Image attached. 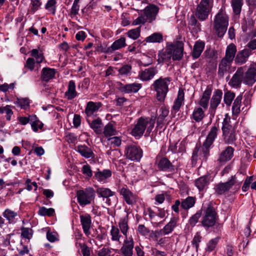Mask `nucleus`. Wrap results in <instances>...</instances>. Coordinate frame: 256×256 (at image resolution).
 <instances>
[{
  "instance_id": "nucleus-36",
  "label": "nucleus",
  "mask_w": 256,
  "mask_h": 256,
  "mask_svg": "<svg viewBox=\"0 0 256 256\" xmlns=\"http://www.w3.org/2000/svg\"><path fill=\"white\" fill-rule=\"evenodd\" d=\"M178 218L174 216L172 217L170 221L163 228L164 231L167 234L171 233L174 228L177 226Z\"/></svg>"
},
{
  "instance_id": "nucleus-18",
  "label": "nucleus",
  "mask_w": 256,
  "mask_h": 256,
  "mask_svg": "<svg viewBox=\"0 0 256 256\" xmlns=\"http://www.w3.org/2000/svg\"><path fill=\"white\" fill-rule=\"evenodd\" d=\"M144 14L149 22L156 19L159 8L154 4H148L144 9Z\"/></svg>"
},
{
  "instance_id": "nucleus-12",
  "label": "nucleus",
  "mask_w": 256,
  "mask_h": 256,
  "mask_svg": "<svg viewBox=\"0 0 256 256\" xmlns=\"http://www.w3.org/2000/svg\"><path fill=\"white\" fill-rule=\"evenodd\" d=\"M222 96V92L220 90L217 89L213 93L210 100L209 112L210 115L214 116L216 110L220 104Z\"/></svg>"
},
{
  "instance_id": "nucleus-44",
  "label": "nucleus",
  "mask_w": 256,
  "mask_h": 256,
  "mask_svg": "<svg viewBox=\"0 0 256 256\" xmlns=\"http://www.w3.org/2000/svg\"><path fill=\"white\" fill-rule=\"evenodd\" d=\"M96 193L99 197L108 198L114 194V192L106 188H98L96 189Z\"/></svg>"
},
{
  "instance_id": "nucleus-60",
  "label": "nucleus",
  "mask_w": 256,
  "mask_h": 256,
  "mask_svg": "<svg viewBox=\"0 0 256 256\" xmlns=\"http://www.w3.org/2000/svg\"><path fill=\"white\" fill-rule=\"evenodd\" d=\"M56 1H48L45 6L46 10L52 12V14H54L56 10Z\"/></svg>"
},
{
  "instance_id": "nucleus-10",
  "label": "nucleus",
  "mask_w": 256,
  "mask_h": 256,
  "mask_svg": "<svg viewBox=\"0 0 256 256\" xmlns=\"http://www.w3.org/2000/svg\"><path fill=\"white\" fill-rule=\"evenodd\" d=\"M212 8V3L210 1H200L196 9V16L201 21L206 20L208 18Z\"/></svg>"
},
{
  "instance_id": "nucleus-47",
  "label": "nucleus",
  "mask_w": 256,
  "mask_h": 256,
  "mask_svg": "<svg viewBox=\"0 0 256 256\" xmlns=\"http://www.w3.org/2000/svg\"><path fill=\"white\" fill-rule=\"evenodd\" d=\"M110 234L112 241L120 242L121 235L120 234V230L118 228L112 226L110 231Z\"/></svg>"
},
{
  "instance_id": "nucleus-29",
  "label": "nucleus",
  "mask_w": 256,
  "mask_h": 256,
  "mask_svg": "<svg viewBox=\"0 0 256 256\" xmlns=\"http://www.w3.org/2000/svg\"><path fill=\"white\" fill-rule=\"evenodd\" d=\"M157 72L158 70L156 68H146L140 72V78L143 80H148L152 78Z\"/></svg>"
},
{
  "instance_id": "nucleus-20",
  "label": "nucleus",
  "mask_w": 256,
  "mask_h": 256,
  "mask_svg": "<svg viewBox=\"0 0 256 256\" xmlns=\"http://www.w3.org/2000/svg\"><path fill=\"white\" fill-rule=\"evenodd\" d=\"M80 218L84 232L88 236L90 234V230L92 225L91 216L90 214H86L80 215Z\"/></svg>"
},
{
  "instance_id": "nucleus-63",
  "label": "nucleus",
  "mask_w": 256,
  "mask_h": 256,
  "mask_svg": "<svg viewBox=\"0 0 256 256\" xmlns=\"http://www.w3.org/2000/svg\"><path fill=\"white\" fill-rule=\"evenodd\" d=\"M46 238L50 242H54L58 240L57 234L56 232H52L48 230L46 233Z\"/></svg>"
},
{
  "instance_id": "nucleus-46",
  "label": "nucleus",
  "mask_w": 256,
  "mask_h": 256,
  "mask_svg": "<svg viewBox=\"0 0 256 256\" xmlns=\"http://www.w3.org/2000/svg\"><path fill=\"white\" fill-rule=\"evenodd\" d=\"M220 239V237H216L210 240L206 244L205 248L206 251L208 252H210L214 250L216 247Z\"/></svg>"
},
{
  "instance_id": "nucleus-53",
  "label": "nucleus",
  "mask_w": 256,
  "mask_h": 256,
  "mask_svg": "<svg viewBox=\"0 0 256 256\" xmlns=\"http://www.w3.org/2000/svg\"><path fill=\"white\" fill-rule=\"evenodd\" d=\"M140 28H136L128 31L126 33L128 36L133 40H136L140 36Z\"/></svg>"
},
{
  "instance_id": "nucleus-11",
  "label": "nucleus",
  "mask_w": 256,
  "mask_h": 256,
  "mask_svg": "<svg viewBox=\"0 0 256 256\" xmlns=\"http://www.w3.org/2000/svg\"><path fill=\"white\" fill-rule=\"evenodd\" d=\"M236 183V176H232L226 182H220L215 186L214 190L216 194L222 195L228 191Z\"/></svg>"
},
{
  "instance_id": "nucleus-59",
  "label": "nucleus",
  "mask_w": 256,
  "mask_h": 256,
  "mask_svg": "<svg viewBox=\"0 0 256 256\" xmlns=\"http://www.w3.org/2000/svg\"><path fill=\"white\" fill-rule=\"evenodd\" d=\"M79 246L80 248L83 256H90V250L87 245L84 243H79Z\"/></svg>"
},
{
  "instance_id": "nucleus-24",
  "label": "nucleus",
  "mask_w": 256,
  "mask_h": 256,
  "mask_svg": "<svg viewBox=\"0 0 256 256\" xmlns=\"http://www.w3.org/2000/svg\"><path fill=\"white\" fill-rule=\"evenodd\" d=\"M210 176L204 175L196 179L195 181V186L200 191H202L206 188L210 184Z\"/></svg>"
},
{
  "instance_id": "nucleus-64",
  "label": "nucleus",
  "mask_w": 256,
  "mask_h": 256,
  "mask_svg": "<svg viewBox=\"0 0 256 256\" xmlns=\"http://www.w3.org/2000/svg\"><path fill=\"white\" fill-rule=\"evenodd\" d=\"M138 232L142 236H146L150 232V230L144 224H140L138 226Z\"/></svg>"
},
{
  "instance_id": "nucleus-2",
  "label": "nucleus",
  "mask_w": 256,
  "mask_h": 256,
  "mask_svg": "<svg viewBox=\"0 0 256 256\" xmlns=\"http://www.w3.org/2000/svg\"><path fill=\"white\" fill-rule=\"evenodd\" d=\"M184 44L177 41L175 43H168L165 50L158 54L159 62H168L171 58L173 60H180L183 57Z\"/></svg>"
},
{
  "instance_id": "nucleus-17",
  "label": "nucleus",
  "mask_w": 256,
  "mask_h": 256,
  "mask_svg": "<svg viewBox=\"0 0 256 256\" xmlns=\"http://www.w3.org/2000/svg\"><path fill=\"white\" fill-rule=\"evenodd\" d=\"M120 194L122 196L127 204H133L136 202L137 196L129 189L123 187L120 190Z\"/></svg>"
},
{
  "instance_id": "nucleus-15",
  "label": "nucleus",
  "mask_w": 256,
  "mask_h": 256,
  "mask_svg": "<svg viewBox=\"0 0 256 256\" xmlns=\"http://www.w3.org/2000/svg\"><path fill=\"white\" fill-rule=\"evenodd\" d=\"M134 242L132 237L125 238L120 250L123 256H132Z\"/></svg>"
},
{
  "instance_id": "nucleus-21",
  "label": "nucleus",
  "mask_w": 256,
  "mask_h": 256,
  "mask_svg": "<svg viewBox=\"0 0 256 256\" xmlns=\"http://www.w3.org/2000/svg\"><path fill=\"white\" fill-rule=\"evenodd\" d=\"M142 88L140 84L132 83L126 84H120L119 90L122 92L130 94L132 92L136 93Z\"/></svg>"
},
{
  "instance_id": "nucleus-1",
  "label": "nucleus",
  "mask_w": 256,
  "mask_h": 256,
  "mask_svg": "<svg viewBox=\"0 0 256 256\" xmlns=\"http://www.w3.org/2000/svg\"><path fill=\"white\" fill-rule=\"evenodd\" d=\"M256 82V66H251L248 70L246 67L238 68L228 82V84L236 88H240L242 82L252 86Z\"/></svg>"
},
{
  "instance_id": "nucleus-41",
  "label": "nucleus",
  "mask_w": 256,
  "mask_h": 256,
  "mask_svg": "<svg viewBox=\"0 0 256 256\" xmlns=\"http://www.w3.org/2000/svg\"><path fill=\"white\" fill-rule=\"evenodd\" d=\"M204 112L200 107H196L192 112V118L196 122L202 121L204 117Z\"/></svg>"
},
{
  "instance_id": "nucleus-58",
  "label": "nucleus",
  "mask_w": 256,
  "mask_h": 256,
  "mask_svg": "<svg viewBox=\"0 0 256 256\" xmlns=\"http://www.w3.org/2000/svg\"><path fill=\"white\" fill-rule=\"evenodd\" d=\"M29 122L31 124V126L33 130L35 132H38V128L36 127V122H38V118L36 115H31L28 117Z\"/></svg>"
},
{
  "instance_id": "nucleus-23",
  "label": "nucleus",
  "mask_w": 256,
  "mask_h": 256,
  "mask_svg": "<svg viewBox=\"0 0 256 256\" xmlns=\"http://www.w3.org/2000/svg\"><path fill=\"white\" fill-rule=\"evenodd\" d=\"M76 86L74 82L72 80L69 81L68 90L64 93L65 97L68 100H72L78 96V94L76 91Z\"/></svg>"
},
{
  "instance_id": "nucleus-16",
  "label": "nucleus",
  "mask_w": 256,
  "mask_h": 256,
  "mask_svg": "<svg viewBox=\"0 0 256 256\" xmlns=\"http://www.w3.org/2000/svg\"><path fill=\"white\" fill-rule=\"evenodd\" d=\"M234 149L231 146H228L218 155L217 161L220 164H225L230 161L234 156Z\"/></svg>"
},
{
  "instance_id": "nucleus-26",
  "label": "nucleus",
  "mask_w": 256,
  "mask_h": 256,
  "mask_svg": "<svg viewBox=\"0 0 256 256\" xmlns=\"http://www.w3.org/2000/svg\"><path fill=\"white\" fill-rule=\"evenodd\" d=\"M204 42L202 41H196L193 48L191 55L194 59L198 58L204 48Z\"/></svg>"
},
{
  "instance_id": "nucleus-43",
  "label": "nucleus",
  "mask_w": 256,
  "mask_h": 256,
  "mask_svg": "<svg viewBox=\"0 0 256 256\" xmlns=\"http://www.w3.org/2000/svg\"><path fill=\"white\" fill-rule=\"evenodd\" d=\"M104 134L106 137H110L117 134V131L112 124L108 122L105 126L104 129Z\"/></svg>"
},
{
  "instance_id": "nucleus-38",
  "label": "nucleus",
  "mask_w": 256,
  "mask_h": 256,
  "mask_svg": "<svg viewBox=\"0 0 256 256\" xmlns=\"http://www.w3.org/2000/svg\"><path fill=\"white\" fill-rule=\"evenodd\" d=\"M181 207L184 210H188L193 207L196 203V198L193 196H188L185 199H182Z\"/></svg>"
},
{
  "instance_id": "nucleus-62",
  "label": "nucleus",
  "mask_w": 256,
  "mask_h": 256,
  "mask_svg": "<svg viewBox=\"0 0 256 256\" xmlns=\"http://www.w3.org/2000/svg\"><path fill=\"white\" fill-rule=\"evenodd\" d=\"M147 20L148 19L145 16H140L133 21L132 25L136 26L140 24H144L147 21Z\"/></svg>"
},
{
  "instance_id": "nucleus-9",
  "label": "nucleus",
  "mask_w": 256,
  "mask_h": 256,
  "mask_svg": "<svg viewBox=\"0 0 256 256\" xmlns=\"http://www.w3.org/2000/svg\"><path fill=\"white\" fill-rule=\"evenodd\" d=\"M124 152L126 158L136 162H140L143 156L141 148L133 144L126 146Z\"/></svg>"
},
{
  "instance_id": "nucleus-25",
  "label": "nucleus",
  "mask_w": 256,
  "mask_h": 256,
  "mask_svg": "<svg viewBox=\"0 0 256 256\" xmlns=\"http://www.w3.org/2000/svg\"><path fill=\"white\" fill-rule=\"evenodd\" d=\"M251 54L250 50L248 48H244L238 52L234 60L236 63L242 64L246 62Z\"/></svg>"
},
{
  "instance_id": "nucleus-4",
  "label": "nucleus",
  "mask_w": 256,
  "mask_h": 256,
  "mask_svg": "<svg viewBox=\"0 0 256 256\" xmlns=\"http://www.w3.org/2000/svg\"><path fill=\"white\" fill-rule=\"evenodd\" d=\"M230 123V116L228 114H225L222 122V130L224 142L228 144H232L236 140V130Z\"/></svg>"
},
{
  "instance_id": "nucleus-33",
  "label": "nucleus",
  "mask_w": 256,
  "mask_h": 256,
  "mask_svg": "<svg viewBox=\"0 0 256 256\" xmlns=\"http://www.w3.org/2000/svg\"><path fill=\"white\" fill-rule=\"evenodd\" d=\"M236 52V46L234 44H230L226 48V55L223 58L232 62Z\"/></svg>"
},
{
  "instance_id": "nucleus-50",
  "label": "nucleus",
  "mask_w": 256,
  "mask_h": 256,
  "mask_svg": "<svg viewBox=\"0 0 256 256\" xmlns=\"http://www.w3.org/2000/svg\"><path fill=\"white\" fill-rule=\"evenodd\" d=\"M6 114V118L8 120H10L13 114V112L11 109L10 106L7 105L6 106L0 108V114Z\"/></svg>"
},
{
  "instance_id": "nucleus-42",
  "label": "nucleus",
  "mask_w": 256,
  "mask_h": 256,
  "mask_svg": "<svg viewBox=\"0 0 256 256\" xmlns=\"http://www.w3.org/2000/svg\"><path fill=\"white\" fill-rule=\"evenodd\" d=\"M145 40L147 42L154 43L158 42L160 43L163 41V36L160 32H154L150 36L146 37Z\"/></svg>"
},
{
  "instance_id": "nucleus-28",
  "label": "nucleus",
  "mask_w": 256,
  "mask_h": 256,
  "mask_svg": "<svg viewBox=\"0 0 256 256\" xmlns=\"http://www.w3.org/2000/svg\"><path fill=\"white\" fill-rule=\"evenodd\" d=\"M56 73V70L50 68H44L42 70L41 79L42 81L48 82L53 78Z\"/></svg>"
},
{
  "instance_id": "nucleus-55",
  "label": "nucleus",
  "mask_w": 256,
  "mask_h": 256,
  "mask_svg": "<svg viewBox=\"0 0 256 256\" xmlns=\"http://www.w3.org/2000/svg\"><path fill=\"white\" fill-rule=\"evenodd\" d=\"M82 172L88 178H91L92 176V172L90 166L88 164H86L82 166Z\"/></svg>"
},
{
  "instance_id": "nucleus-34",
  "label": "nucleus",
  "mask_w": 256,
  "mask_h": 256,
  "mask_svg": "<svg viewBox=\"0 0 256 256\" xmlns=\"http://www.w3.org/2000/svg\"><path fill=\"white\" fill-rule=\"evenodd\" d=\"M184 94L182 89H180L178 92V94L174 102V104L172 106V109L177 112L178 111L182 104L184 103Z\"/></svg>"
},
{
  "instance_id": "nucleus-54",
  "label": "nucleus",
  "mask_w": 256,
  "mask_h": 256,
  "mask_svg": "<svg viewBox=\"0 0 256 256\" xmlns=\"http://www.w3.org/2000/svg\"><path fill=\"white\" fill-rule=\"evenodd\" d=\"M202 237L200 236L199 232H197L194 236L192 242V244L195 246L196 251H198L199 248V244L201 242Z\"/></svg>"
},
{
  "instance_id": "nucleus-22",
  "label": "nucleus",
  "mask_w": 256,
  "mask_h": 256,
  "mask_svg": "<svg viewBox=\"0 0 256 256\" xmlns=\"http://www.w3.org/2000/svg\"><path fill=\"white\" fill-rule=\"evenodd\" d=\"M232 62L222 58L218 64V75L220 78H222L224 76L230 69Z\"/></svg>"
},
{
  "instance_id": "nucleus-31",
  "label": "nucleus",
  "mask_w": 256,
  "mask_h": 256,
  "mask_svg": "<svg viewBox=\"0 0 256 256\" xmlns=\"http://www.w3.org/2000/svg\"><path fill=\"white\" fill-rule=\"evenodd\" d=\"M126 38L122 36L119 39L115 40L112 44L109 46L108 52H114L116 50L122 48L126 46Z\"/></svg>"
},
{
  "instance_id": "nucleus-13",
  "label": "nucleus",
  "mask_w": 256,
  "mask_h": 256,
  "mask_svg": "<svg viewBox=\"0 0 256 256\" xmlns=\"http://www.w3.org/2000/svg\"><path fill=\"white\" fill-rule=\"evenodd\" d=\"M210 147L205 146L204 143H203L202 146L199 148L196 147L193 151L192 160L196 161L199 158L202 160H206L210 155Z\"/></svg>"
},
{
  "instance_id": "nucleus-57",
  "label": "nucleus",
  "mask_w": 256,
  "mask_h": 256,
  "mask_svg": "<svg viewBox=\"0 0 256 256\" xmlns=\"http://www.w3.org/2000/svg\"><path fill=\"white\" fill-rule=\"evenodd\" d=\"M111 144H112L114 146H120L122 143V140L120 137L119 136H114L108 139Z\"/></svg>"
},
{
  "instance_id": "nucleus-27",
  "label": "nucleus",
  "mask_w": 256,
  "mask_h": 256,
  "mask_svg": "<svg viewBox=\"0 0 256 256\" xmlns=\"http://www.w3.org/2000/svg\"><path fill=\"white\" fill-rule=\"evenodd\" d=\"M128 214L125 212L124 215L120 218L118 223V226L120 231L122 233L124 236L125 238H128L127 234L129 228L128 226Z\"/></svg>"
},
{
  "instance_id": "nucleus-8",
  "label": "nucleus",
  "mask_w": 256,
  "mask_h": 256,
  "mask_svg": "<svg viewBox=\"0 0 256 256\" xmlns=\"http://www.w3.org/2000/svg\"><path fill=\"white\" fill-rule=\"evenodd\" d=\"M94 190L92 188H88L84 190H78L76 194L78 202L82 207L90 204L94 199Z\"/></svg>"
},
{
  "instance_id": "nucleus-32",
  "label": "nucleus",
  "mask_w": 256,
  "mask_h": 256,
  "mask_svg": "<svg viewBox=\"0 0 256 256\" xmlns=\"http://www.w3.org/2000/svg\"><path fill=\"white\" fill-rule=\"evenodd\" d=\"M112 176V172L109 170H99L94 172V178L98 182H104L107 178Z\"/></svg>"
},
{
  "instance_id": "nucleus-56",
  "label": "nucleus",
  "mask_w": 256,
  "mask_h": 256,
  "mask_svg": "<svg viewBox=\"0 0 256 256\" xmlns=\"http://www.w3.org/2000/svg\"><path fill=\"white\" fill-rule=\"evenodd\" d=\"M21 235L23 238L30 240L32 237V230L27 228H23L22 229Z\"/></svg>"
},
{
  "instance_id": "nucleus-37",
  "label": "nucleus",
  "mask_w": 256,
  "mask_h": 256,
  "mask_svg": "<svg viewBox=\"0 0 256 256\" xmlns=\"http://www.w3.org/2000/svg\"><path fill=\"white\" fill-rule=\"evenodd\" d=\"M160 114L157 118V126L162 128L165 118L168 116L169 110L165 107L162 106L160 110Z\"/></svg>"
},
{
  "instance_id": "nucleus-45",
  "label": "nucleus",
  "mask_w": 256,
  "mask_h": 256,
  "mask_svg": "<svg viewBox=\"0 0 256 256\" xmlns=\"http://www.w3.org/2000/svg\"><path fill=\"white\" fill-rule=\"evenodd\" d=\"M242 94L238 96L234 100L232 106V112L234 114H238L240 112V106L242 103Z\"/></svg>"
},
{
  "instance_id": "nucleus-7",
  "label": "nucleus",
  "mask_w": 256,
  "mask_h": 256,
  "mask_svg": "<svg viewBox=\"0 0 256 256\" xmlns=\"http://www.w3.org/2000/svg\"><path fill=\"white\" fill-rule=\"evenodd\" d=\"M214 28L218 37H222L226 33L228 24V18L221 9L215 16Z\"/></svg>"
},
{
  "instance_id": "nucleus-39",
  "label": "nucleus",
  "mask_w": 256,
  "mask_h": 256,
  "mask_svg": "<svg viewBox=\"0 0 256 256\" xmlns=\"http://www.w3.org/2000/svg\"><path fill=\"white\" fill-rule=\"evenodd\" d=\"M2 216L5 218L10 224H13L16 222L15 218L18 216L17 212L6 208L2 213Z\"/></svg>"
},
{
  "instance_id": "nucleus-19",
  "label": "nucleus",
  "mask_w": 256,
  "mask_h": 256,
  "mask_svg": "<svg viewBox=\"0 0 256 256\" xmlns=\"http://www.w3.org/2000/svg\"><path fill=\"white\" fill-rule=\"evenodd\" d=\"M158 167L160 170L166 172H173L175 170L174 166L166 157H163L159 160Z\"/></svg>"
},
{
  "instance_id": "nucleus-35",
  "label": "nucleus",
  "mask_w": 256,
  "mask_h": 256,
  "mask_svg": "<svg viewBox=\"0 0 256 256\" xmlns=\"http://www.w3.org/2000/svg\"><path fill=\"white\" fill-rule=\"evenodd\" d=\"M77 150L82 156L86 158H92L94 155L92 150L86 145H78L77 146Z\"/></svg>"
},
{
  "instance_id": "nucleus-48",
  "label": "nucleus",
  "mask_w": 256,
  "mask_h": 256,
  "mask_svg": "<svg viewBox=\"0 0 256 256\" xmlns=\"http://www.w3.org/2000/svg\"><path fill=\"white\" fill-rule=\"evenodd\" d=\"M38 214L41 216H52L54 214V210L52 208H47L46 207H40L38 212Z\"/></svg>"
},
{
  "instance_id": "nucleus-52",
  "label": "nucleus",
  "mask_w": 256,
  "mask_h": 256,
  "mask_svg": "<svg viewBox=\"0 0 256 256\" xmlns=\"http://www.w3.org/2000/svg\"><path fill=\"white\" fill-rule=\"evenodd\" d=\"M31 56L36 58V62L38 64L41 63L44 58L42 53L37 49H33L32 50Z\"/></svg>"
},
{
  "instance_id": "nucleus-61",
  "label": "nucleus",
  "mask_w": 256,
  "mask_h": 256,
  "mask_svg": "<svg viewBox=\"0 0 256 256\" xmlns=\"http://www.w3.org/2000/svg\"><path fill=\"white\" fill-rule=\"evenodd\" d=\"M200 213L199 212H196L194 214L189 220V223L190 225L194 226L196 225V224L198 222V219L200 216Z\"/></svg>"
},
{
  "instance_id": "nucleus-51",
  "label": "nucleus",
  "mask_w": 256,
  "mask_h": 256,
  "mask_svg": "<svg viewBox=\"0 0 256 256\" xmlns=\"http://www.w3.org/2000/svg\"><path fill=\"white\" fill-rule=\"evenodd\" d=\"M242 2V1H232V6L234 13L236 15L240 14Z\"/></svg>"
},
{
  "instance_id": "nucleus-5",
  "label": "nucleus",
  "mask_w": 256,
  "mask_h": 256,
  "mask_svg": "<svg viewBox=\"0 0 256 256\" xmlns=\"http://www.w3.org/2000/svg\"><path fill=\"white\" fill-rule=\"evenodd\" d=\"M171 80L172 79L170 77H160L152 84L151 88L156 92V98L159 102H164L168 92V85Z\"/></svg>"
},
{
  "instance_id": "nucleus-30",
  "label": "nucleus",
  "mask_w": 256,
  "mask_h": 256,
  "mask_svg": "<svg viewBox=\"0 0 256 256\" xmlns=\"http://www.w3.org/2000/svg\"><path fill=\"white\" fill-rule=\"evenodd\" d=\"M101 106L102 104L100 102H89L87 103L85 112L88 116H91L94 112L98 111Z\"/></svg>"
},
{
  "instance_id": "nucleus-3",
  "label": "nucleus",
  "mask_w": 256,
  "mask_h": 256,
  "mask_svg": "<svg viewBox=\"0 0 256 256\" xmlns=\"http://www.w3.org/2000/svg\"><path fill=\"white\" fill-rule=\"evenodd\" d=\"M154 124L155 118L142 116L138 120L136 124L132 130L131 134L139 138L143 135L146 130V134L148 135L154 128Z\"/></svg>"
},
{
  "instance_id": "nucleus-49",
  "label": "nucleus",
  "mask_w": 256,
  "mask_h": 256,
  "mask_svg": "<svg viewBox=\"0 0 256 256\" xmlns=\"http://www.w3.org/2000/svg\"><path fill=\"white\" fill-rule=\"evenodd\" d=\"M234 97L235 94L233 92L228 91L225 92L224 97V100L226 104L228 106H230Z\"/></svg>"
},
{
  "instance_id": "nucleus-14",
  "label": "nucleus",
  "mask_w": 256,
  "mask_h": 256,
  "mask_svg": "<svg viewBox=\"0 0 256 256\" xmlns=\"http://www.w3.org/2000/svg\"><path fill=\"white\" fill-rule=\"evenodd\" d=\"M220 130L218 124H214L210 128V132L204 142L206 146H210L217 138Z\"/></svg>"
},
{
  "instance_id": "nucleus-6",
  "label": "nucleus",
  "mask_w": 256,
  "mask_h": 256,
  "mask_svg": "<svg viewBox=\"0 0 256 256\" xmlns=\"http://www.w3.org/2000/svg\"><path fill=\"white\" fill-rule=\"evenodd\" d=\"M218 214L212 204H208L206 207H204L202 219V224L204 227L206 228L212 227L218 222Z\"/></svg>"
},
{
  "instance_id": "nucleus-40",
  "label": "nucleus",
  "mask_w": 256,
  "mask_h": 256,
  "mask_svg": "<svg viewBox=\"0 0 256 256\" xmlns=\"http://www.w3.org/2000/svg\"><path fill=\"white\" fill-rule=\"evenodd\" d=\"M88 122L90 128H92L96 133L100 134L102 132V123L100 118H98L92 120L91 122L89 121Z\"/></svg>"
}]
</instances>
